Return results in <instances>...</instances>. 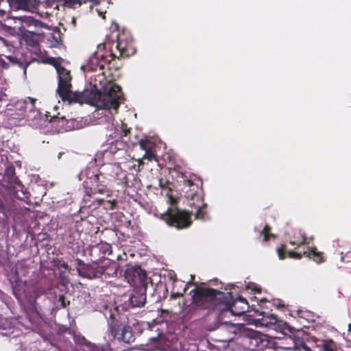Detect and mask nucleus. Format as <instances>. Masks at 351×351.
<instances>
[{"label": "nucleus", "mask_w": 351, "mask_h": 351, "mask_svg": "<svg viewBox=\"0 0 351 351\" xmlns=\"http://www.w3.org/2000/svg\"><path fill=\"white\" fill-rule=\"evenodd\" d=\"M57 95L64 102L69 104L75 102L88 103L98 108L94 112L97 124H110L114 119L112 109L117 112L124 98L121 89H84L82 92L72 91L71 89H57Z\"/></svg>", "instance_id": "1"}, {"label": "nucleus", "mask_w": 351, "mask_h": 351, "mask_svg": "<svg viewBox=\"0 0 351 351\" xmlns=\"http://www.w3.org/2000/svg\"><path fill=\"white\" fill-rule=\"evenodd\" d=\"M147 287L135 288L131 293L128 300L121 306H114L104 302L99 308L108 319V327L113 339L122 341L125 343L134 341L131 326L126 324L125 318L121 315V310L126 311L130 308H141L146 302Z\"/></svg>", "instance_id": "2"}, {"label": "nucleus", "mask_w": 351, "mask_h": 351, "mask_svg": "<svg viewBox=\"0 0 351 351\" xmlns=\"http://www.w3.org/2000/svg\"><path fill=\"white\" fill-rule=\"evenodd\" d=\"M188 197L194 200L197 198V202H190L189 205L195 208V211L188 212L181 210L178 208H169L167 210L161 215V219L167 222V224L174 226L178 229L188 228L191 223V215L194 213L195 219L206 220L208 219L207 213L205 211L206 204H204L202 198L197 194L188 193Z\"/></svg>", "instance_id": "3"}, {"label": "nucleus", "mask_w": 351, "mask_h": 351, "mask_svg": "<svg viewBox=\"0 0 351 351\" xmlns=\"http://www.w3.org/2000/svg\"><path fill=\"white\" fill-rule=\"evenodd\" d=\"M193 303L197 307L208 311L216 310L219 316L229 310L231 305V293H223L213 289L197 287L191 291Z\"/></svg>", "instance_id": "4"}, {"label": "nucleus", "mask_w": 351, "mask_h": 351, "mask_svg": "<svg viewBox=\"0 0 351 351\" xmlns=\"http://www.w3.org/2000/svg\"><path fill=\"white\" fill-rule=\"evenodd\" d=\"M36 99L27 97L21 99L13 104H8L7 115L10 124L13 125L28 123L33 127L41 125V114L35 106Z\"/></svg>", "instance_id": "5"}, {"label": "nucleus", "mask_w": 351, "mask_h": 351, "mask_svg": "<svg viewBox=\"0 0 351 351\" xmlns=\"http://www.w3.org/2000/svg\"><path fill=\"white\" fill-rule=\"evenodd\" d=\"M79 179L84 180L87 193H104L106 189V179L96 167H87L79 174Z\"/></svg>", "instance_id": "6"}, {"label": "nucleus", "mask_w": 351, "mask_h": 351, "mask_svg": "<svg viewBox=\"0 0 351 351\" xmlns=\"http://www.w3.org/2000/svg\"><path fill=\"white\" fill-rule=\"evenodd\" d=\"M110 47L109 57L111 60L128 58L136 53V48L132 37L128 33H119L117 40L112 41Z\"/></svg>", "instance_id": "7"}, {"label": "nucleus", "mask_w": 351, "mask_h": 351, "mask_svg": "<svg viewBox=\"0 0 351 351\" xmlns=\"http://www.w3.org/2000/svg\"><path fill=\"white\" fill-rule=\"evenodd\" d=\"M110 43L99 44L96 51L89 58L86 65H82L81 69L86 72H97L104 70L106 64H110L112 60L108 59L109 52L104 51Z\"/></svg>", "instance_id": "8"}, {"label": "nucleus", "mask_w": 351, "mask_h": 351, "mask_svg": "<svg viewBox=\"0 0 351 351\" xmlns=\"http://www.w3.org/2000/svg\"><path fill=\"white\" fill-rule=\"evenodd\" d=\"M123 276L126 281L135 288L147 287L149 282L146 272L136 265H128Z\"/></svg>", "instance_id": "9"}, {"label": "nucleus", "mask_w": 351, "mask_h": 351, "mask_svg": "<svg viewBox=\"0 0 351 351\" xmlns=\"http://www.w3.org/2000/svg\"><path fill=\"white\" fill-rule=\"evenodd\" d=\"M79 265L80 267L77 268V272L80 276L84 278L91 279L99 278L102 275L108 274L106 273V269L104 266H100L96 264H81V261H79Z\"/></svg>", "instance_id": "10"}, {"label": "nucleus", "mask_w": 351, "mask_h": 351, "mask_svg": "<svg viewBox=\"0 0 351 351\" xmlns=\"http://www.w3.org/2000/svg\"><path fill=\"white\" fill-rule=\"evenodd\" d=\"M90 88H121L120 86L112 83L110 80H108L106 77L104 71H99L97 74L90 75Z\"/></svg>", "instance_id": "11"}, {"label": "nucleus", "mask_w": 351, "mask_h": 351, "mask_svg": "<svg viewBox=\"0 0 351 351\" xmlns=\"http://www.w3.org/2000/svg\"><path fill=\"white\" fill-rule=\"evenodd\" d=\"M231 305L229 310L225 311V313H230L232 315H241L243 314L248 308L247 300L239 296L235 300H233L231 295Z\"/></svg>", "instance_id": "12"}, {"label": "nucleus", "mask_w": 351, "mask_h": 351, "mask_svg": "<svg viewBox=\"0 0 351 351\" xmlns=\"http://www.w3.org/2000/svg\"><path fill=\"white\" fill-rule=\"evenodd\" d=\"M51 122L53 125L55 126L59 132L80 128L77 121L74 119L67 120L64 117H53L51 119Z\"/></svg>", "instance_id": "13"}, {"label": "nucleus", "mask_w": 351, "mask_h": 351, "mask_svg": "<svg viewBox=\"0 0 351 351\" xmlns=\"http://www.w3.org/2000/svg\"><path fill=\"white\" fill-rule=\"evenodd\" d=\"M83 4H86L85 0H52L50 6L57 10L60 6L75 9Z\"/></svg>", "instance_id": "14"}, {"label": "nucleus", "mask_w": 351, "mask_h": 351, "mask_svg": "<svg viewBox=\"0 0 351 351\" xmlns=\"http://www.w3.org/2000/svg\"><path fill=\"white\" fill-rule=\"evenodd\" d=\"M58 88H71V71L64 67L58 70Z\"/></svg>", "instance_id": "15"}, {"label": "nucleus", "mask_w": 351, "mask_h": 351, "mask_svg": "<svg viewBox=\"0 0 351 351\" xmlns=\"http://www.w3.org/2000/svg\"><path fill=\"white\" fill-rule=\"evenodd\" d=\"M245 335L249 340V344L252 347H258L264 341L265 336L261 332L253 330H247L245 332Z\"/></svg>", "instance_id": "16"}, {"label": "nucleus", "mask_w": 351, "mask_h": 351, "mask_svg": "<svg viewBox=\"0 0 351 351\" xmlns=\"http://www.w3.org/2000/svg\"><path fill=\"white\" fill-rule=\"evenodd\" d=\"M19 181V180L15 176L14 167L12 164L7 165L3 176V182L6 183V187L9 188L12 185L18 183Z\"/></svg>", "instance_id": "17"}, {"label": "nucleus", "mask_w": 351, "mask_h": 351, "mask_svg": "<svg viewBox=\"0 0 351 351\" xmlns=\"http://www.w3.org/2000/svg\"><path fill=\"white\" fill-rule=\"evenodd\" d=\"M10 192L19 199L25 200L29 197V193L20 181L8 188Z\"/></svg>", "instance_id": "18"}, {"label": "nucleus", "mask_w": 351, "mask_h": 351, "mask_svg": "<svg viewBox=\"0 0 351 351\" xmlns=\"http://www.w3.org/2000/svg\"><path fill=\"white\" fill-rule=\"evenodd\" d=\"M77 342L84 345V351H104L97 346L88 341L84 337H78L76 339Z\"/></svg>", "instance_id": "19"}, {"label": "nucleus", "mask_w": 351, "mask_h": 351, "mask_svg": "<svg viewBox=\"0 0 351 351\" xmlns=\"http://www.w3.org/2000/svg\"><path fill=\"white\" fill-rule=\"evenodd\" d=\"M308 258L313 259L314 261L319 263L324 261L321 256V253L317 252L315 247H308L307 251L304 252Z\"/></svg>", "instance_id": "20"}, {"label": "nucleus", "mask_w": 351, "mask_h": 351, "mask_svg": "<svg viewBox=\"0 0 351 351\" xmlns=\"http://www.w3.org/2000/svg\"><path fill=\"white\" fill-rule=\"evenodd\" d=\"M126 147V143L122 141H115L114 142L112 143L110 147L109 151H106V154L108 152L110 153H115L117 151H121L125 149Z\"/></svg>", "instance_id": "21"}, {"label": "nucleus", "mask_w": 351, "mask_h": 351, "mask_svg": "<svg viewBox=\"0 0 351 351\" xmlns=\"http://www.w3.org/2000/svg\"><path fill=\"white\" fill-rule=\"evenodd\" d=\"M7 58L14 65L21 68L23 70L24 74L26 75L27 67L30 64V62H22L19 59L12 56H8Z\"/></svg>", "instance_id": "22"}, {"label": "nucleus", "mask_w": 351, "mask_h": 351, "mask_svg": "<svg viewBox=\"0 0 351 351\" xmlns=\"http://www.w3.org/2000/svg\"><path fill=\"white\" fill-rule=\"evenodd\" d=\"M64 62V60L62 58H48L47 59L46 62L52 65L56 70V72H58V70L59 69L63 68L64 66H62V62Z\"/></svg>", "instance_id": "23"}, {"label": "nucleus", "mask_w": 351, "mask_h": 351, "mask_svg": "<svg viewBox=\"0 0 351 351\" xmlns=\"http://www.w3.org/2000/svg\"><path fill=\"white\" fill-rule=\"evenodd\" d=\"M276 322L277 318L276 315L273 314L265 319H263L258 321V324L260 326L265 327H270L271 326L276 324Z\"/></svg>", "instance_id": "24"}, {"label": "nucleus", "mask_w": 351, "mask_h": 351, "mask_svg": "<svg viewBox=\"0 0 351 351\" xmlns=\"http://www.w3.org/2000/svg\"><path fill=\"white\" fill-rule=\"evenodd\" d=\"M255 230L258 231L257 228H255ZM270 227L268 225H265L263 230H258L260 236H263V241H267L268 240L269 237H274V235L272 234H269Z\"/></svg>", "instance_id": "25"}, {"label": "nucleus", "mask_w": 351, "mask_h": 351, "mask_svg": "<svg viewBox=\"0 0 351 351\" xmlns=\"http://www.w3.org/2000/svg\"><path fill=\"white\" fill-rule=\"evenodd\" d=\"M139 147L144 152L152 149V144L147 140H141L139 141Z\"/></svg>", "instance_id": "26"}, {"label": "nucleus", "mask_w": 351, "mask_h": 351, "mask_svg": "<svg viewBox=\"0 0 351 351\" xmlns=\"http://www.w3.org/2000/svg\"><path fill=\"white\" fill-rule=\"evenodd\" d=\"M154 158V154L152 152V149L145 151L143 155V158H147L149 160H152Z\"/></svg>", "instance_id": "27"}, {"label": "nucleus", "mask_w": 351, "mask_h": 351, "mask_svg": "<svg viewBox=\"0 0 351 351\" xmlns=\"http://www.w3.org/2000/svg\"><path fill=\"white\" fill-rule=\"evenodd\" d=\"M284 251H285L284 247H282V248H278L277 249V252H278V257L281 260L284 259L285 257V252Z\"/></svg>", "instance_id": "28"}, {"label": "nucleus", "mask_w": 351, "mask_h": 351, "mask_svg": "<svg viewBox=\"0 0 351 351\" xmlns=\"http://www.w3.org/2000/svg\"><path fill=\"white\" fill-rule=\"evenodd\" d=\"M247 289H253L257 292H260V288L258 287V285L252 282H250L247 285Z\"/></svg>", "instance_id": "29"}, {"label": "nucleus", "mask_w": 351, "mask_h": 351, "mask_svg": "<svg viewBox=\"0 0 351 351\" xmlns=\"http://www.w3.org/2000/svg\"><path fill=\"white\" fill-rule=\"evenodd\" d=\"M289 255L291 258H300L302 257V254L296 253L292 251L289 252Z\"/></svg>", "instance_id": "30"}, {"label": "nucleus", "mask_w": 351, "mask_h": 351, "mask_svg": "<svg viewBox=\"0 0 351 351\" xmlns=\"http://www.w3.org/2000/svg\"><path fill=\"white\" fill-rule=\"evenodd\" d=\"M85 1H86V3H88V2H90L91 3V5H90L91 8L93 6L99 5L100 4V2H101V0H85Z\"/></svg>", "instance_id": "31"}, {"label": "nucleus", "mask_w": 351, "mask_h": 351, "mask_svg": "<svg viewBox=\"0 0 351 351\" xmlns=\"http://www.w3.org/2000/svg\"><path fill=\"white\" fill-rule=\"evenodd\" d=\"M7 97V94L3 92V89H0V101L5 100Z\"/></svg>", "instance_id": "32"}, {"label": "nucleus", "mask_w": 351, "mask_h": 351, "mask_svg": "<svg viewBox=\"0 0 351 351\" xmlns=\"http://www.w3.org/2000/svg\"><path fill=\"white\" fill-rule=\"evenodd\" d=\"M186 287H184L182 291H181V292H179V291L175 292L174 291H173L172 295H177V296L182 295L183 293L186 292Z\"/></svg>", "instance_id": "33"}, {"label": "nucleus", "mask_w": 351, "mask_h": 351, "mask_svg": "<svg viewBox=\"0 0 351 351\" xmlns=\"http://www.w3.org/2000/svg\"><path fill=\"white\" fill-rule=\"evenodd\" d=\"M305 241V239L304 237H302V241H290V243L291 245H300L301 244H303Z\"/></svg>", "instance_id": "34"}, {"label": "nucleus", "mask_w": 351, "mask_h": 351, "mask_svg": "<svg viewBox=\"0 0 351 351\" xmlns=\"http://www.w3.org/2000/svg\"><path fill=\"white\" fill-rule=\"evenodd\" d=\"M185 184L187 186H193V191L195 190V188L197 189V186H194L193 184L192 183L191 180H186L185 181Z\"/></svg>", "instance_id": "35"}, {"label": "nucleus", "mask_w": 351, "mask_h": 351, "mask_svg": "<svg viewBox=\"0 0 351 351\" xmlns=\"http://www.w3.org/2000/svg\"><path fill=\"white\" fill-rule=\"evenodd\" d=\"M102 247L105 248V252H108V254H112V250H110V247L108 245H103Z\"/></svg>", "instance_id": "36"}, {"label": "nucleus", "mask_w": 351, "mask_h": 351, "mask_svg": "<svg viewBox=\"0 0 351 351\" xmlns=\"http://www.w3.org/2000/svg\"><path fill=\"white\" fill-rule=\"evenodd\" d=\"M302 348L304 351H311V348L306 345L303 346Z\"/></svg>", "instance_id": "37"}, {"label": "nucleus", "mask_w": 351, "mask_h": 351, "mask_svg": "<svg viewBox=\"0 0 351 351\" xmlns=\"http://www.w3.org/2000/svg\"><path fill=\"white\" fill-rule=\"evenodd\" d=\"M109 204H110V208L112 209L114 208L115 202H109Z\"/></svg>", "instance_id": "38"}, {"label": "nucleus", "mask_w": 351, "mask_h": 351, "mask_svg": "<svg viewBox=\"0 0 351 351\" xmlns=\"http://www.w3.org/2000/svg\"><path fill=\"white\" fill-rule=\"evenodd\" d=\"M232 309H234V311H239L241 309V306H239V308L236 306V307H232Z\"/></svg>", "instance_id": "39"}, {"label": "nucleus", "mask_w": 351, "mask_h": 351, "mask_svg": "<svg viewBox=\"0 0 351 351\" xmlns=\"http://www.w3.org/2000/svg\"><path fill=\"white\" fill-rule=\"evenodd\" d=\"M160 187H162V188H164V187H165V185L162 184V180H160Z\"/></svg>", "instance_id": "40"}, {"label": "nucleus", "mask_w": 351, "mask_h": 351, "mask_svg": "<svg viewBox=\"0 0 351 351\" xmlns=\"http://www.w3.org/2000/svg\"><path fill=\"white\" fill-rule=\"evenodd\" d=\"M348 330L351 332V324H348Z\"/></svg>", "instance_id": "41"}, {"label": "nucleus", "mask_w": 351, "mask_h": 351, "mask_svg": "<svg viewBox=\"0 0 351 351\" xmlns=\"http://www.w3.org/2000/svg\"><path fill=\"white\" fill-rule=\"evenodd\" d=\"M173 351H186V350H174Z\"/></svg>", "instance_id": "42"}, {"label": "nucleus", "mask_w": 351, "mask_h": 351, "mask_svg": "<svg viewBox=\"0 0 351 351\" xmlns=\"http://www.w3.org/2000/svg\"><path fill=\"white\" fill-rule=\"evenodd\" d=\"M341 261H343V256H341Z\"/></svg>", "instance_id": "43"}]
</instances>
